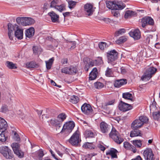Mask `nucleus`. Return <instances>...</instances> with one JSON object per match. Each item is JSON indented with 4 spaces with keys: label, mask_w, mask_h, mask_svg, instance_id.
Listing matches in <instances>:
<instances>
[{
    "label": "nucleus",
    "mask_w": 160,
    "mask_h": 160,
    "mask_svg": "<svg viewBox=\"0 0 160 160\" xmlns=\"http://www.w3.org/2000/svg\"><path fill=\"white\" fill-rule=\"evenodd\" d=\"M66 116L64 113L60 114L58 116L57 118L60 121L61 123L66 118Z\"/></svg>",
    "instance_id": "47"
},
{
    "label": "nucleus",
    "mask_w": 160,
    "mask_h": 160,
    "mask_svg": "<svg viewBox=\"0 0 160 160\" xmlns=\"http://www.w3.org/2000/svg\"><path fill=\"white\" fill-rule=\"evenodd\" d=\"M77 2H76L70 0L68 2V7L70 9L73 8L75 6Z\"/></svg>",
    "instance_id": "52"
},
{
    "label": "nucleus",
    "mask_w": 160,
    "mask_h": 160,
    "mask_svg": "<svg viewBox=\"0 0 160 160\" xmlns=\"http://www.w3.org/2000/svg\"><path fill=\"white\" fill-rule=\"evenodd\" d=\"M139 119L142 123V125L145 123H147L148 122V118L145 116H142L139 117Z\"/></svg>",
    "instance_id": "35"
},
{
    "label": "nucleus",
    "mask_w": 160,
    "mask_h": 160,
    "mask_svg": "<svg viewBox=\"0 0 160 160\" xmlns=\"http://www.w3.org/2000/svg\"><path fill=\"white\" fill-rule=\"evenodd\" d=\"M51 17L52 21L53 22H57L58 21L59 15L57 14L54 12L52 11L48 13Z\"/></svg>",
    "instance_id": "21"
},
{
    "label": "nucleus",
    "mask_w": 160,
    "mask_h": 160,
    "mask_svg": "<svg viewBox=\"0 0 160 160\" xmlns=\"http://www.w3.org/2000/svg\"><path fill=\"white\" fill-rule=\"evenodd\" d=\"M122 97L126 99L132 101H133V97L132 94L129 92L123 93Z\"/></svg>",
    "instance_id": "27"
},
{
    "label": "nucleus",
    "mask_w": 160,
    "mask_h": 160,
    "mask_svg": "<svg viewBox=\"0 0 160 160\" xmlns=\"http://www.w3.org/2000/svg\"><path fill=\"white\" fill-rule=\"evenodd\" d=\"M98 46L100 49L103 50L105 48L108 47V45L106 42H101L99 43Z\"/></svg>",
    "instance_id": "49"
},
{
    "label": "nucleus",
    "mask_w": 160,
    "mask_h": 160,
    "mask_svg": "<svg viewBox=\"0 0 160 160\" xmlns=\"http://www.w3.org/2000/svg\"><path fill=\"white\" fill-rule=\"evenodd\" d=\"M66 42L70 46H71V49H73L76 47V43L75 42L68 41L67 40Z\"/></svg>",
    "instance_id": "56"
},
{
    "label": "nucleus",
    "mask_w": 160,
    "mask_h": 160,
    "mask_svg": "<svg viewBox=\"0 0 160 160\" xmlns=\"http://www.w3.org/2000/svg\"><path fill=\"white\" fill-rule=\"evenodd\" d=\"M127 82V80L126 79L118 80L115 81L114 85L116 87L119 88L122 86L126 84Z\"/></svg>",
    "instance_id": "19"
},
{
    "label": "nucleus",
    "mask_w": 160,
    "mask_h": 160,
    "mask_svg": "<svg viewBox=\"0 0 160 160\" xmlns=\"http://www.w3.org/2000/svg\"><path fill=\"white\" fill-rule=\"evenodd\" d=\"M100 128L101 132L103 133L107 132L109 130L108 125L104 122H102L101 123Z\"/></svg>",
    "instance_id": "18"
},
{
    "label": "nucleus",
    "mask_w": 160,
    "mask_h": 160,
    "mask_svg": "<svg viewBox=\"0 0 160 160\" xmlns=\"http://www.w3.org/2000/svg\"><path fill=\"white\" fill-rule=\"evenodd\" d=\"M132 145L127 142H125L123 143V146L125 148L127 149H129Z\"/></svg>",
    "instance_id": "59"
},
{
    "label": "nucleus",
    "mask_w": 160,
    "mask_h": 160,
    "mask_svg": "<svg viewBox=\"0 0 160 160\" xmlns=\"http://www.w3.org/2000/svg\"><path fill=\"white\" fill-rule=\"evenodd\" d=\"M126 32V30L124 28H121L116 31L114 35L116 37L120 35H122Z\"/></svg>",
    "instance_id": "45"
},
{
    "label": "nucleus",
    "mask_w": 160,
    "mask_h": 160,
    "mask_svg": "<svg viewBox=\"0 0 160 160\" xmlns=\"http://www.w3.org/2000/svg\"><path fill=\"white\" fill-rule=\"evenodd\" d=\"M25 17H18L16 19L17 22L19 25L24 26Z\"/></svg>",
    "instance_id": "42"
},
{
    "label": "nucleus",
    "mask_w": 160,
    "mask_h": 160,
    "mask_svg": "<svg viewBox=\"0 0 160 160\" xmlns=\"http://www.w3.org/2000/svg\"><path fill=\"white\" fill-rule=\"evenodd\" d=\"M74 127L75 124L73 121L66 122L63 125L60 133L69 134L72 132Z\"/></svg>",
    "instance_id": "3"
},
{
    "label": "nucleus",
    "mask_w": 160,
    "mask_h": 160,
    "mask_svg": "<svg viewBox=\"0 0 160 160\" xmlns=\"http://www.w3.org/2000/svg\"><path fill=\"white\" fill-rule=\"evenodd\" d=\"M0 153L7 159H11L13 157L12 152L7 146L1 147H0Z\"/></svg>",
    "instance_id": "2"
},
{
    "label": "nucleus",
    "mask_w": 160,
    "mask_h": 160,
    "mask_svg": "<svg viewBox=\"0 0 160 160\" xmlns=\"http://www.w3.org/2000/svg\"><path fill=\"white\" fill-rule=\"evenodd\" d=\"M94 86L96 88L100 89L103 88L104 85L102 83L98 82L94 83Z\"/></svg>",
    "instance_id": "55"
},
{
    "label": "nucleus",
    "mask_w": 160,
    "mask_h": 160,
    "mask_svg": "<svg viewBox=\"0 0 160 160\" xmlns=\"http://www.w3.org/2000/svg\"><path fill=\"white\" fill-rule=\"evenodd\" d=\"M88 65H89V67H92L94 65H96V62H95V60H92L90 61Z\"/></svg>",
    "instance_id": "62"
},
{
    "label": "nucleus",
    "mask_w": 160,
    "mask_h": 160,
    "mask_svg": "<svg viewBox=\"0 0 160 160\" xmlns=\"http://www.w3.org/2000/svg\"><path fill=\"white\" fill-rule=\"evenodd\" d=\"M1 110L2 112L6 113L8 110V107L6 105L3 106L2 107Z\"/></svg>",
    "instance_id": "61"
},
{
    "label": "nucleus",
    "mask_w": 160,
    "mask_h": 160,
    "mask_svg": "<svg viewBox=\"0 0 160 160\" xmlns=\"http://www.w3.org/2000/svg\"><path fill=\"white\" fill-rule=\"evenodd\" d=\"M34 20L31 18L25 17L24 26L31 25L34 23Z\"/></svg>",
    "instance_id": "28"
},
{
    "label": "nucleus",
    "mask_w": 160,
    "mask_h": 160,
    "mask_svg": "<svg viewBox=\"0 0 160 160\" xmlns=\"http://www.w3.org/2000/svg\"><path fill=\"white\" fill-rule=\"evenodd\" d=\"M27 66L28 68H36L38 67V65L33 62L28 63L27 64Z\"/></svg>",
    "instance_id": "44"
},
{
    "label": "nucleus",
    "mask_w": 160,
    "mask_h": 160,
    "mask_svg": "<svg viewBox=\"0 0 160 160\" xmlns=\"http://www.w3.org/2000/svg\"><path fill=\"white\" fill-rule=\"evenodd\" d=\"M58 0H53L50 3V7L53 8L60 12H62L64 9V5L62 4L59 5Z\"/></svg>",
    "instance_id": "8"
},
{
    "label": "nucleus",
    "mask_w": 160,
    "mask_h": 160,
    "mask_svg": "<svg viewBox=\"0 0 160 160\" xmlns=\"http://www.w3.org/2000/svg\"><path fill=\"white\" fill-rule=\"evenodd\" d=\"M95 60L96 62V65H100L103 63L102 58L101 57H98Z\"/></svg>",
    "instance_id": "53"
},
{
    "label": "nucleus",
    "mask_w": 160,
    "mask_h": 160,
    "mask_svg": "<svg viewBox=\"0 0 160 160\" xmlns=\"http://www.w3.org/2000/svg\"><path fill=\"white\" fill-rule=\"evenodd\" d=\"M15 36L19 39H21L23 38V31L22 29L18 28L15 31Z\"/></svg>",
    "instance_id": "20"
},
{
    "label": "nucleus",
    "mask_w": 160,
    "mask_h": 160,
    "mask_svg": "<svg viewBox=\"0 0 160 160\" xmlns=\"http://www.w3.org/2000/svg\"><path fill=\"white\" fill-rule=\"evenodd\" d=\"M50 123L53 126H59V127L61 124H62L61 121H60L57 118L56 119H52Z\"/></svg>",
    "instance_id": "31"
},
{
    "label": "nucleus",
    "mask_w": 160,
    "mask_h": 160,
    "mask_svg": "<svg viewBox=\"0 0 160 160\" xmlns=\"http://www.w3.org/2000/svg\"><path fill=\"white\" fill-rule=\"evenodd\" d=\"M142 26L143 28L145 27L148 24L153 25L154 21L153 19L149 17L143 18L142 20Z\"/></svg>",
    "instance_id": "12"
},
{
    "label": "nucleus",
    "mask_w": 160,
    "mask_h": 160,
    "mask_svg": "<svg viewBox=\"0 0 160 160\" xmlns=\"http://www.w3.org/2000/svg\"><path fill=\"white\" fill-rule=\"evenodd\" d=\"M68 67V72H69L68 73V74H75L76 73L77 71V68L72 66Z\"/></svg>",
    "instance_id": "39"
},
{
    "label": "nucleus",
    "mask_w": 160,
    "mask_h": 160,
    "mask_svg": "<svg viewBox=\"0 0 160 160\" xmlns=\"http://www.w3.org/2000/svg\"><path fill=\"white\" fill-rule=\"evenodd\" d=\"M82 147L85 148L93 149L95 148V146L92 143L86 142L84 143Z\"/></svg>",
    "instance_id": "30"
},
{
    "label": "nucleus",
    "mask_w": 160,
    "mask_h": 160,
    "mask_svg": "<svg viewBox=\"0 0 160 160\" xmlns=\"http://www.w3.org/2000/svg\"><path fill=\"white\" fill-rule=\"evenodd\" d=\"M68 67H65L62 68L61 72L62 73L68 74V73L69 72H68Z\"/></svg>",
    "instance_id": "58"
},
{
    "label": "nucleus",
    "mask_w": 160,
    "mask_h": 160,
    "mask_svg": "<svg viewBox=\"0 0 160 160\" xmlns=\"http://www.w3.org/2000/svg\"><path fill=\"white\" fill-rule=\"evenodd\" d=\"M118 108L120 111L126 112L131 109L132 107L131 105L121 101L119 104Z\"/></svg>",
    "instance_id": "9"
},
{
    "label": "nucleus",
    "mask_w": 160,
    "mask_h": 160,
    "mask_svg": "<svg viewBox=\"0 0 160 160\" xmlns=\"http://www.w3.org/2000/svg\"><path fill=\"white\" fill-rule=\"evenodd\" d=\"M133 130L131 132L130 136L133 137L137 136H141L142 135L141 132L138 129H132Z\"/></svg>",
    "instance_id": "22"
},
{
    "label": "nucleus",
    "mask_w": 160,
    "mask_h": 160,
    "mask_svg": "<svg viewBox=\"0 0 160 160\" xmlns=\"http://www.w3.org/2000/svg\"><path fill=\"white\" fill-rule=\"evenodd\" d=\"M6 65L8 68L10 69H14L17 68V64L11 62L7 61Z\"/></svg>",
    "instance_id": "29"
},
{
    "label": "nucleus",
    "mask_w": 160,
    "mask_h": 160,
    "mask_svg": "<svg viewBox=\"0 0 160 160\" xmlns=\"http://www.w3.org/2000/svg\"><path fill=\"white\" fill-rule=\"evenodd\" d=\"M157 71V69L153 67H150L148 68L146 72L141 77L142 81L148 80L151 78L153 75Z\"/></svg>",
    "instance_id": "4"
},
{
    "label": "nucleus",
    "mask_w": 160,
    "mask_h": 160,
    "mask_svg": "<svg viewBox=\"0 0 160 160\" xmlns=\"http://www.w3.org/2000/svg\"><path fill=\"white\" fill-rule=\"evenodd\" d=\"M13 133L14 134V139L16 141H19L20 140V138L19 135L16 132H13Z\"/></svg>",
    "instance_id": "60"
},
{
    "label": "nucleus",
    "mask_w": 160,
    "mask_h": 160,
    "mask_svg": "<svg viewBox=\"0 0 160 160\" xmlns=\"http://www.w3.org/2000/svg\"><path fill=\"white\" fill-rule=\"evenodd\" d=\"M84 135L86 138H93L96 135V131L94 130H86L84 132Z\"/></svg>",
    "instance_id": "17"
},
{
    "label": "nucleus",
    "mask_w": 160,
    "mask_h": 160,
    "mask_svg": "<svg viewBox=\"0 0 160 160\" xmlns=\"http://www.w3.org/2000/svg\"><path fill=\"white\" fill-rule=\"evenodd\" d=\"M118 10L116 9L111 10L113 16L116 18H118L120 16V13Z\"/></svg>",
    "instance_id": "54"
},
{
    "label": "nucleus",
    "mask_w": 160,
    "mask_h": 160,
    "mask_svg": "<svg viewBox=\"0 0 160 160\" xmlns=\"http://www.w3.org/2000/svg\"><path fill=\"white\" fill-rule=\"evenodd\" d=\"M54 60V58H52L48 60L45 61L46 68L48 69H49L51 68Z\"/></svg>",
    "instance_id": "32"
},
{
    "label": "nucleus",
    "mask_w": 160,
    "mask_h": 160,
    "mask_svg": "<svg viewBox=\"0 0 160 160\" xmlns=\"http://www.w3.org/2000/svg\"><path fill=\"white\" fill-rule=\"evenodd\" d=\"M6 140V137L4 134V130L1 131L0 130V141L5 142Z\"/></svg>",
    "instance_id": "46"
},
{
    "label": "nucleus",
    "mask_w": 160,
    "mask_h": 160,
    "mask_svg": "<svg viewBox=\"0 0 160 160\" xmlns=\"http://www.w3.org/2000/svg\"><path fill=\"white\" fill-rule=\"evenodd\" d=\"M143 155L145 160H154V155L152 150L150 148H147L143 151Z\"/></svg>",
    "instance_id": "7"
},
{
    "label": "nucleus",
    "mask_w": 160,
    "mask_h": 160,
    "mask_svg": "<svg viewBox=\"0 0 160 160\" xmlns=\"http://www.w3.org/2000/svg\"><path fill=\"white\" fill-rule=\"evenodd\" d=\"M98 147L102 151H104L106 149L100 143L98 145Z\"/></svg>",
    "instance_id": "63"
},
{
    "label": "nucleus",
    "mask_w": 160,
    "mask_h": 160,
    "mask_svg": "<svg viewBox=\"0 0 160 160\" xmlns=\"http://www.w3.org/2000/svg\"><path fill=\"white\" fill-rule=\"evenodd\" d=\"M81 141L79 132L76 131L71 137L69 140V142L72 145H77L79 142Z\"/></svg>",
    "instance_id": "5"
},
{
    "label": "nucleus",
    "mask_w": 160,
    "mask_h": 160,
    "mask_svg": "<svg viewBox=\"0 0 160 160\" xmlns=\"http://www.w3.org/2000/svg\"><path fill=\"white\" fill-rule=\"evenodd\" d=\"M106 4L107 7L109 9L111 10L115 9V1H108L106 2Z\"/></svg>",
    "instance_id": "34"
},
{
    "label": "nucleus",
    "mask_w": 160,
    "mask_h": 160,
    "mask_svg": "<svg viewBox=\"0 0 160 160\" xmlns=\"http://www.w3.org/2000/svg\"><path fill=\"white\" fill-rule=\"evenodd\" d=\"M14 152L16 155L20 158H22L24 156V152L20 149Z\"/></svg>",
    "instance_id": "51"
},
{
    "label": "nucleus",
    "mask_w": 160,
    "mask_h": 160,
    "mask_svg": "<svg viewBox=\"0 0 160 160\" xmlns=\"http://www.w3.org/2000/svg\"><path fill=\"white\" fill-rule=\"evenodd\" d=\"M8 35L10 40H13V31L15 30V26L11 23L8 24Z\"/></svg>",
    "instance_id": "15"
},
{
    "label": "nucleus",
    "mask_w": 160,
    "mask_h": 160,
    "mask_svg": "<svg viewBox=\"0 0 160 160\" xmlns=\"http://www.w3.org/2000/svg\"><path fill=\"white\" fill-rule=\"evenodd\" d=\"M130 36L135 40H138L141 37V33L139 29H137L129 32Z\"/></svg>",
    "instance_id": "14"
},
{
    "label": "nucleus",
    "mask_w": 160,
    "mask_h": 160,
    "mask_svg": "<svg viewBox=\"0 0 160 160\" xmlns=\"http://www.w3.org/2000/svg\"><path fill=\"white\" fill-rule=\"evenodd\" d=\"M127 40V38L125 36H122L119 38L118 40L116 41L117 43L120 44L122 43Z\"/></svg>",
    "instance_id": "50"
},
{
    "label": "nucleus",
    "mask_w": 160,
    "mask_h": 160,
    "mask_svg": "<svg viewBox=\"0 0 160 160\" xmlns=\"http://www.w3.org/2000/svg\"><path fill=\"white\" fill-rule=\"evenodd\" d=\"M97 69L96 68H94L92 70L89 74V79L91 80L95 79L96 77L97 74Z\"/></svg>",
    "instance_id": "24"
},
{
    "label": "nucleus",
    "mask_w": 160,
    "mask_h": 160,
    "mask_svg": "<svg viewBox=\"0 0 160 160\" xmlns=\"http://www.w3.org/2000/svg\"><path fill=\"white\" fill-rule=\"evenodd\" d=\"M136 14L135 12H133L132 11L128 10L126 11L124 15V17L125 18H127L135 15Z\"/></svg>",
    "instance_id": "38"
},
{
    "label": "nucleus",
    "mask_w": 160,
    "mask_h": 160,
    "mask_svg": "<svg viewBox=\"0 0 160 160\" xmlns=\"http://www.w3.org/2000/svg\"><path fill=\"white\" fill-rule=\"evenodd\" d=\"M79 98L78 97L73 96L71 97L69 101L73 104H76L79 101Z\"/></svg>",
    "instance_id": "41"
},
{
    "label": "nucleus",
    "mask_w": 160,
    "mask_h": 160,
    "mask_svg": "<svg viewBox=\"0 0 160 160\" xmlns=\"http://www.w3.org/2000/svg\"><path fill=\"white\" fill-rule=\"evenodd\" d=\"M118 53L115 50L108 51L107 53V57L108 63H112L118 58Z\"/></svg>",
    "instance_id": "6"
},
{
    "label": "nucleus",
    "mask_w": 160,
    "mask_h": 160,
    "mask_svg": "<svg viewBox=\"0 0 160 160\" xmlns=\"http://www.w3.org/2000/svg\"><path fill=\"white\" fill-rule=\"evenodd\" d=\"M115 9L117 10H122L125 7V4L121 1H115Z\"/></svg>",
    "instance_id": "25"
},
{
    "label": "nucleus",
    "mask_w": 160,
    "mask_h": 160,
    "mask_svg": "<svg viewBox=\"0 0 160 160\" xmlns=\"http://www.w3.org/2000/svg\"><path fill=\"white\" fill-rule=\"evenodd\" d=\"M142 126V123L141 122L138 118L132 122L131 128L132 129H138L141 128Z\"/></svg>",
    "instance_id": "16"
},
{
    "label": "nucleus",
    "mask_w": 160,
    "mask_h": 160,
    "mask_svg": "<svg viewBox=\"0 0 160 160\" xmlns=\"http://www.w3.org/2000/svg\"><path fill=\"white\" fill-rule=\"evenodd\" d=\"M97 153H93L82 157V160H91V158L97 155Z\"/></svg>",
    "instance_id": "33"
},
{
    "label": "nucleus",
    "mask_w": 160,
    "mask_h": 160,
    "mask_svg": "<svg viewBox=\"0 0 160 160\" xmlns=\"http://www.w3.org/2000/svg\"><path fill=\"white\" fill-rule=\"evenodd\" d=\"M11 146L13 152H14L20 149V145L18 143L13 142L11 144Z\"/></svg>",
    "instance_id": "40"
},
{
    "label": "nucleus",
    "mask_w": 160,
    "mask_h": 160,
    "mask_svg": "<svg viewBox=\"0 0 160 160\" xmlns=\"http://www.w3.org/2000/svg\"><path fill=\"white\" fill-rule=\"evenodd\" d=\"M33 53L35 54H40L42 52V49L40 46H34L33 47Z\"/></svg>",
    "instance_id": "37"
},
{
    "label": "nucleus",
    "mask_w": 160,
    "mask_h": 160,
    "mask_svg": "<svg viewBox=\"0 0 160 160\" xmlns=\"http://www.w3.org/2000/svg\"><path fill=\"white\" fill-rule=\"evenodd\" d=\"M37 154L38 155L39 160H41L42 158L44 155L43 151L42 149H40L37 152Z\"/></svg>",
    "instance_id": "57"
},
{
    "label": "nucleus",
    "mask_w": 160,
    "mask_h": 160,
    "mask_svg": "<svg viewBox=\"0 0 160 160\" xmlns=\"http://www.w3.org/2000/svg\"><path fill=\"white\" fill-rule=\"evenodd\" d=\"M34 34V29L33 28H31L26 31L25 35L27 37L30 38L32 37Z\"/></svg>",
    "instance_id": "26"
},
{
    "label": "nucleus",
    "mask_w": 160,
    "mask_h": 160,
    "mask_svg": "<svg viewBox=\"0 0 160 160\" xmlns=\"http://www.w3.org/2000/svg\"><path fill=\"white\" fill-rule=\"evenodd\" d=\"M131 160H142V159L140 155H138Z\"/></svg>",
    "instance_id": "64"
},
{
    "label": "nucleus",
    "mask_w": 160,
    "mask_h": 160,
    "mask_svg": "<svg viewBox=\"0 0 160 160\" xmlns=\"http://www.w3.org/2000/svg\"><path fill=\"white\" fill-rule=\"evenodd\" d=\"M118 151L114 148H111L106 152V155L111 156L112 159L118 158L117 153Z\"/></svg>",
    "instance_id": "13"
},
{
    "label": "nucleus",
    "mask_w": 160,
    "mask_h": 160,
    "mask_svg": "<svg viewBox=\"0 0 160 160\" xmlns=\"http://www.w3.org/2000/svg\"><path fill=\"white\" fill-rule=\"evenodd\" d=\"M105 75L107 77H112L113 75V72L111 68H108L105 72Z\"/></svg>",
    "instance_id": "48"
},
{
    "label": "nucleus",
    "mask_w": 160,
    "mask_h": 160,
    "mask_svg": "<svg viewBox=\"0 0 160 160\" xmlns=\"http://www.w3.org/2000/svg\"><path fill=\"white\" fill-rule=\"evenodd\" d=\"M153 119L157 121H159L160 118V113L159 111L155 112L153 113Z\"/></svg>",
    "instance_id": "43"
},
{
    "label": "nucleus",
    "mask_w": 160,
    "mask_h": 160,
    "mask_svg": "<svg viewBox=\"0 0 160 160\" xmlns=\"http://www.w3.org/2000/svg\"><path fill=\"white\" fill-rule=\"evenodd\" d=\"M109 136L113 140L118 144H120L123 141L118 132L114 128H112L109 133Z\"/></svg>",
    "instance_id": "1"
},
{
    "label": "nucleus",
    "mask_w": 160,
    "mask_h": 160,
    "mask_svg": "<svg viewBox=\"0 0 160 160\" xmlns=\"http://www.w3.org/2000/svg\"><path fill=\"white\" fill-rule=\"evenodd\" d=\"M82 112L86 114H89L92 112V110L91 106L89 104L85 103L81 107Z\"/></svg>",
    "instance_id": "10"
},
{
    "label": "nucleus",
    "mask_w": 160,
    "mask_h": 160,
    "mask_svg": "<svg viewBox=\"0 0 160 160\" xmlns=\"http://www.w3.org/2000/svg\"><path fill=\"white\" fill-rule=\"evenodd\" d=\"M136 147L140 148L142 145V141L140 140H135L131 141Z\"/></svg>",
    "instance_id": "36"
},
{
    "label": "nucleus",
    "mask_w": 160,
    "mask_h": 160,
    "mask_svg": "<svg viewBox=\"0 0 160 160\" xmlns=\"http://www.w3.org/2000/svg\"><path fill=\"white\" fill-rule=\"evenodd\" d=\"M84 10L85 14L88 16L92 15L94 11L93 6L90 3H87L84 5Z\"/></svg>",
    "instance_id": "11"
},
{
    "label": "nucleus",
    "mask_w": 160,
    "mask_h": 160,
    "mask_svg": "<svg viewBox=\"0 0 160 160\" xmlns=\"http://www.w3.org/2000/svg\"><path fill=\"white\" fill-rule=\"evenodd\" d=\"M8 127V125L6 121L0 117V128L3 129L4 130H6Z\"/></svg>",
    "instance_id": "23"
}]
</instances>
